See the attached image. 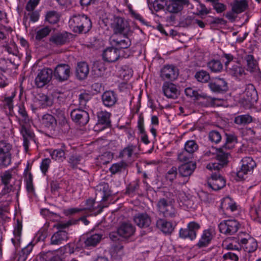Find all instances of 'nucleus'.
Returning <instances> with one entry per match:
<instances>
[{
  "mask_svg": "<svg viewBox=\"0 0 261 261\" xmlns=\"http://www.w3.org/2000/svg\"><path fill=\"white\" fill-rule=\"evenodd\" d=\"M207 185L214 191H218L225 186L226 180L220 174L212 173L207 179Z\"/></svg>",
  "mask_w": 261,
  "mask_h": 261,
  "instance_id": "nucleus-14",
  "label": "nucleus"
},
{
  "mask_svg": "<svg viewBox=\"0 0 261 261\" xmlns=\"http://www.w3.org/2000/svg\"><path fill=\"white\" fill-rule=\"evenodd\" d=\"M213 238V234L211 229H205L201 236V237L196 244V247L198 248L206 247L211 243Z\"/></svg>",
  "mask_w": 261,
  "mask_h": 261,
  "instance_id": "nucleus-23",
  "label": "nucleus"
},
{
  "mask_svg": "<svg viewBox=\"0 0 261 261\" xmlns=\"http://www.w3.org/2000/svg\"><path fill=\"white\" fill-rule=\"evenodd\" d=\"M1 180L4 185L9 184L12 179V175L10 171H6L1 175Z\"/></svg>",
  "mask_w": 261,
  "mask_h": 261,
  "instance_id": "nucleus-61",
  "label": "nucleus"
},
{
  "mask_svg": "<svg viewBox=\"0 0 261 261\" xmlns=\"http://www.w3.org/2000/svg\"><path fill=\"white\" fill-rule=\"evenodd\" d=\"M20 131L23 138L24 149L27 151L29 149V142L30 140H33L34 134L24 124L21 125Z\"/></svg>",
  "mask_w": 261,
  "mask_h": 261,
  "instance_id": "nucleus-25",
  "label": "nucleus"
},
{
  "mask_svg": "<svg viewBox=\"0 0 261 261\" xmlns=\"http://www.w3.org/2000/svg\"><path fill=\"white\" fill-rule=\"evenodd\" d=\"M82 159L83 158L81 155L74 154L70 156L68 162L73 168H75L77 167L78 165L81 164Z\"/></svg>",
  "mask_w": 261,
  "mask_h": 261,
  "instance_id": "nucleus-56",
  "label": "nucleus"
},
{
  "mask_svg": "<svg viewBox=\"0 0 261 261\" xmlns=\"http://www.w3.org/2000/svg\"><path fill=\"white\" fill-rule=\"evenodd\" d=\"M111 114L107 111H100L97 113L98 124L104 125L105 127L111 126Z\"/></svg>",
  "mask_w": 261,
  "mask_h": 261,
  "instance_id": "nucleus-34",
  "label": "nucleus"
},
{
  "mask_svg": "<svg viewBox=\"0 0 261 261\" xmlns=\"http://www.w3.org/2000/svg\"><path fill=\"white\" fill-rule=\"evenodd\" d=\"M69 26L73 32L86 34L92 28L91 19L86 15H74L69 20Z\"/></svg>",
  "mask_w": 261,
  "mask_h": 261,
  "instance_id": "nucleus-1",
  "label": "nucleus"
},
{
  "mask_svg": "<svg viewBox=\"0 0 261 261\" xmlns=\"http://www.w3.org/2000/svg\"><path fill=\"white\" fill-rule=\"evenodd\" d=\"M71 68L66 64H59L55 68L53 74L55 79L59 82L68 80L71 74Z\"/></svg>",
  "mask_w": 261,
  "mask_h": 261,
  "instance_id": "nucleus-10",
  "label": "nucleus"
},
{
  "mask_svg": "<svg viewBox=\"0 0 261 261\" xmlns=\"http://www.w3.org/2000/svg\"><path fill=\"white\" fill-rule=\"evenodd\" d=\"M103 104L107 107L114 106L118 100L117 94L113 91H106L101 95Z\"/></svg>",
  "mask_w": 261,
  "mask_h": 261,
  "instance_id": "nucleus-21",
  "label": "nucleus"
},
{
  "mask_svg": "<svg viewBox=\"0 0 261 261\" xmlns=\"http://www.w3.org/2000/svg\"><path fill=\"white\" fill-rule=\"evenodd\" d=\"M167 4V0H155L152 5L153 10L157 12L166 8Z\"/></svg>",
  "mask_w": 261,
  "mask_h": 261,
  "instance_id": "nucleus-53",
  "label": "nucleus"
},
{
  "mask_svg": "<svg viewBox=\"0 0 261 261\" xmlns=\"http://www.w3.org/2000/svg\"><path fill=\"white\" fill-rule=\"evenodd\" d=\"M111 27L115 35H126L130 30L127 21L120 17L114 18Z\"/></svg>",
  "mask_w": 261,
  "mask_h": 261,
  "instance_id": "nucleus-7",
  "label": "nucleus"
},
{
  "mask_svg": "<svg viewBox=\"0 0 261 261\" xmlns=\"http://www.w3.org/2000/svg\"><path fill=\"white\" fill-rule=\"evenodd\" d=\"M220 231L226 235H232L235 233L240 227V224L234 219L224 220L219 224Z\"/></svg>",
  "mask_w": 261,
  "mask_h": 261,
  "instance_id": "nucleus-6",
  "label": "nucleus"
},
{
  "mask_svg": "<svg viewBox=\"0 0 261 261\" xmlns=\"http://www.w3.org/2000/svg\"><path fill=\"white\" fill-rule=\"evenodd\" d=\"M103 60L108 63H113L120 58L119 50L114 47H109L106 48L102 53Z\"/></svg>",
  "mask_w": 261,
  "mask_h": 261,
  "instance_id": "nucleus-15",
  "label": "nucleus"
},
{
  "mask_svg": "<svg viewBox=\"0 0 261 261\" xmlns=\"http://www.w3.org/2000/svg\"><path fill=\"white\" fill-rule=\"evenodd\" d=\"M177 174V168L173 166L166 173V178L167 180L172 182L176 178Z\"/></svg>",
  "mask_w": 261,
  "mask_h": 261,
  "instance_id": "nucleus-60",
  "label": "nucleus"
},
{
  "mask_svg": "<svg viewBox=\"0 0 261 261\" xmlns=\"http://www.w3.org/2000/svg\"><path fill=\"white\" fill-rule=\"evenodd\" d=\"M229 73L234 76H241L244 73V69L240 66L234 65L229 68Z\"/></svg>",
  "mask_w": 261,
  "mask_h": 261,
  "instance_id": "nucleus-55",
  "label": "nucleus"
},
{
  "mask_svg": "<svg viewBox=\"0 0 261 261\" xmlns=\"http://www.w3.org/2000/svg\"><path fill=\"white\" fill-rule=\"evenodd\" d=\"M49 41L57 46L65 44L68 41V35L66 33H59L51 36Z\"/></svg>",
  "mask_w": 261,
  "mask_h": 261,
  "instance_id": "nucleus-33",
  "label": "nucleus"
},
{
  "mask_svg": "<svg viewBox=\"0 0 261 261\" xmlns=\"http://www.w3.org/2000/svg\"><path fill=\"white\" fill-rule=\"evenodd\" d=\"M128 34L123 35V38L121 37L113 38L112 42L114 45L120 48H127L131 45V41L128 36Z\"/></svg>",
  "mask_w": 261,
  "mask_h": 261,
  "instance_id": "nucleus-31",
  "label": "nucleus"
},
{
  "mask_svg": "<svg viewBox=\"0 0 261 261\" xmlns=\"http://www.w3.org/2000/svg\"><path fill=\"white\" fill-rule=\"evenodd\" d=\"M53 72L50 68H44L40 70L35 78V85L38 88H42L51 80Z\"/></svg>",
  "mask_w": 261,
  "mask_h": 261,
  "instance_id": "nucleus-12",
  "label": "nucleus"
},
{
  "mask_svg": "<svg viewBox=\"0 0 261 261\" xmlns=\"http://www.w3.org/2000/svg\"><path fill=\"white\" fill-rule=\"evenodd\" d=\"M50 162L51 161L49 158H45L42 161L40 165V169L44 174H45L47 172Z\"/></svg>",
  "mask_w": 261,
  "mask_h": 261,
  "instance_id": "nucleus-62",
  "label": "nucleus"
},
{
  "mask_svg": "<svg viewBox=\"0 0 261 261\" xmlns=\"http://www.w3.org/2000/svg\"><path fill=\"white\" fill-rule=\"evenodd\" d=\"M239 244L246 252L249 253L255 251L258 247L256 240L250 237H249L248 239H239Z\"/></svg>",
  "mask_w": 261,
  "mask_h": 261,
  "instance_id": "nucleus-19",
  "label": "nucleus"
},
{
  "mask_svg": "<svg viewBox=\"0 0 261 261\" xmlns=\"http://www.w3.org/2000/svg\"><path fill=\"white\" fill-rule=\"evenodd\" d=\"M22 223L18 219L17 220V223L14 227L13 231L14 235L15 236V239L12 238L11 239L13 245L17 247L20 243V237L22 230Z\"/></svg>",
  "mask_w": 261,
  "mask_h": 261,
  "instance_id": "nucleus-35",
  "label": "nucleus"
},
{
  "mask_svg": "<svg viewBox=\"0 0 261 261\" xmlns=\"http://www.w3.org/2000/svg\"><path fill=\"white\" fill-rule=\"evenodd\" d=\"M173 195L168 192L165 195V197L160 198L157 203V207L160 213L162 214L166 218H174L176 211L173 207Z\"/></svg>",
  "mask_w": 261,
  "mask_h": 261,
  "instance_id": "nucleus-2",
  "label": "nucleus"
},
{
  "mask_svg": "<svg viewBox=\"0 0 261 261\" xmlns=\"http://www.w3.org/2000/svg\"><path fill=\"white\" fill-rule=\"evenodd\" d=\"M226 141L225 144L217 149L218 151H228L234 147L235 143H237V137L233 134H225Z\"/></svg>",
  "mask_w": 261,
  "mask_h": 261,
  "instance_id": "nucleus-30",
  "label": "nucleus"
},
{
  "mask_svg": "<svg viewBox=\"0 0 261 261\" xmlns=\"http://www.w3.org/2000/svg\"><path fill=\"white\" fill-rule=\"evenodd\" d=\"M196 168V163L189 162L180 165L178 170L181 176L189 178L193 173Z\"/></svg>",
  "mask_w": 261,
  "mask_h": 261,
  "instance_id": "nucleus-22",
  "label": "nucleus"
},
{
  "mask_svg": "<svg viewBox=\"0 0 261 261\" xmlns=\"http://www.w3.org/2000/svg\"><path fill=\"white\" fill-rule=\"evenodd\" d=\"M1 47L5 49L9 54L16 55L18 53L16 48V44L14 42L11 41H6V43L2 45Z\"/></svg>",
  "mask_w": 261,
  "mask_h": 261,
  "instance_id": "nucleus-43",
  "label": "nucleus"
},
{
  "mask_svg": "<svg viewBox=\"0 0 261 261\" xmlns=\"http://www.w3.org/2000/svg\"><path fill=\"white\" fill-rule=\"evenodd\" d=\"M86 204L87 207L84 208H85V210H89L94 215H97L100 214L102 211V210L105 207L104 206H101L99 203L95 206V200L93 199H89L87 200Z\"/></svg>",
  "mask_w": 261,
  "mask_h": 261,
  "instance_id": "nucleus-32",
  "label": "nucleus"
},
{
  "mask_svg": "<svg viewBox=\"0 0 261 261\" xmlns=\"http://www.w3.org/2000/svg\"><path fill=\"white\" fill-rule=\"evenodd\" d=\"M136 148V145L129 144L120 152L119 156L123 158L129 159Z\"/></svg>",
  "mask_w": 261,
  "mask_h": 261,
  "instance_id": "nucleus-42",
  "label": "nucleus"
},
{
  "mask_svg": "<svg viewBox=\"0 0 261 261\" xmlns=\"http://www.w3.org/2000/svg\"><path fill=\"white\" fill-rule=\"evenodd\" d=\"M208 87L214 92L222 93L228 89L227 83L224 79L216 78L208 84Z\"/></svg>",
  "mask_w": 261,
  "mask_h": 261,
  "instance_id": "nucleus-17",
  "label": "nucleus"
},
{
  "mask_svg": "<svg viewBox=\"0 0 261 261\" xmlns=\"http://www.w3.org/2000/svg\"><path fill=\"white\" fill-rule=\"evenodd\" d=\"M156 226L164 233L170 234L174 229L171 222L163 219H159L156 221Z\"/></svg>",
  "mask_w": 261,
  "mask_h": 261,
  "instance_id": "nucleus-29",
  "label": "nucleus"
},
{
  "mask_svg": "<svg viewBox=\"0 0 261 261\" xmlns=\"http://www.w3.org/2000/svg\"><path fill=\"white\" fill-rule=\"evenodd\" d=\"M90 98L91 96L88 93H81L79 96V108L87 110V103Z\"/></svg>",
  "mask_w": 261,
  "mask_h": 261,
  "instance_id": "nucleus-46",
  "label": "nucleus"
},
{
  "mask_svg": "<svg viewBox=\"0 0 261 261\" xmlns=\"http://www.w3.org/2000/svg\"><path fill=\"white\" fill-rule=\"evenodd\" d=\"M135 223L140 228H147L151 223L150 217L146 213L136 214L133 218Z\"/></svg>",
  "mask_w": 261,
  "mask_h": 261,
  "instance_id": "nucleus-20",
  "label": "nucleus"
},
{
  "mask_svg": "<svg viewBox=\"0 0 261 261\" xmlns=\"http://www.w3.org/2000/svg\"><path fill=\"white\" fill-rule=\"evenodd\" d=\"M252 116L249 114L240 115L234 118V122L241 126H245L252 122Z\"/></svg>",
  "mask_w": 261,
  "mask_h": 261,
  "instance_id": "nucleus-40",
  "label": "nucleus"
},
{
  "mask_svg": "<svg viewBox=\"0 0 261 261\" xmlns=\"http://www.w3.org/2000/svg\"><path fill=\"white\" fill-rule=\"evenodd\" d=\"M69 239L68 232L65 230H59L54 233L50 238V244L60 245Z\"/></svg>",
  "mask_w": 261,
  "mask_h": 261,
  "instance_id": "nucleus-24",
  "label": "nucleus"
},
{
  "mask_svg": "<svg viewBox=\"0 0 261 261\" xmlns=\"http://www.w3.org/2000/svg\"><path fill=\"white\" fill-rule=\"evenodd\" d=\"M102 238V235L98 233H95L88 237L84 242L85 246L87 247H95L100 241Z\"/></svg>",
  "mask_w": 261,
  "mask_h": 261,
  "instance_id": "nucleus-39",
  "label": "nucleus"
},
{
  "mask_svg": "<svg viewBox=\"0 0 261 261\" xmlns=\"http://www.w3.org/2000/svg\"><path fill=\"white\" fill-rule=\"evenodd\" d=\"M70 117L72 120L80 126H85L89 121V114L87 110L81 108H76L70 112Z\"/></svg>",
  "mask_w": 261,
  "mask_h": 261,
  "instance_id": "nucleus-5",
  "label": "nucleus"
},
{
  "mask_svg": "<svg viewBox=\"0 0 261 261\" xmlns=\"http://www.w3.org/2000/svg\"><path fill=\"white\" fill-rule=\"evenodd\" d=\"M192 157V155L188 153L185 150L182 151L178 154V159L180 162L189 163V161Z\"/></svg>",
  "mask_w": 261,
  "mask_h": 261,
  "instance_id": "nucleus-59",
  "label": "nucleus"
},
{
  "mask_svg": "<svg viewBox=\"0 0 261 261\" xmlns=\"http://www.w3.org/2000/svg\"><path fill=\"white\" fill-rule=\"evenodd\" d=\"M117 232L123 241H133L136 233V227L129 222H123L118 227Z\"/></svg>",
  "mask_w": 261,
  "mask_h": 261,
  "instance_id": "nucleus-3",
  "label": "nucleus"
},
{
  "mask_svg": "<svg viewBox=\"0 0 261 261\" xmlns=\"http://www.w3.org/2000/svg\"><path fill=\"white\" fill-rule=\"evenodd\" d=\"M246 62L247 70L251 72L255 71L258 68V63L252 55H247L244 57Z\"/></svg>",
  "mask_w": 261,
  "mask_h": 261,
  "instance_id": "nucleus-36",
  "label": "nucleus"
},
{
  "mask_svg": "<svg viewBox=\"0 0 261 261\" xmlns=\"http://www.w3.org/2000/svg\"><path fill=\"white\" fill-rule=\"evenodd\" d=\"M40 0H29L27 3L25 9L28 11H33L39 4Z\"/></svg>",
  "mask_w": 261,
  "mask_h": 261,
  "instance_id": "nucleus-63",
  "label": "nucleus"
},
{
  "mask_svg": "<svg viewBox=\"0 0 261 261\" xmlns=\"http://www.w3.org/2000/svg\"><path fill=\"white\" fill-rule=\"evenodd\" d=\"M39 99L40 105L42 108L51 106L53 104L52 99L46 95L42 94L40 95Z\"/></svg>",
  "mask_w": 261,
  "mask_h": 261,
  "instance_id": "nucleus-57",
  "label": "nucleus"
},
{
  "mask_svg": "<svg viewBox=\"0 0 261 261\" xmlns=\"http://www.w3.org/2000/svg\"><path fill=\"white\" fill-rule=\"evenodd\" d=\"M12 148L10 143L6 141H0V166L7 167L11 163L10 151Z\"/></svg>",
  "mask_w": 261,
  "mask_h": 261,
  "instance_id": "nucleus-11",
  "label": "nucleus"
},
{
  "mask_svg": "<svg viewBox=\"0 0 261 261\" xmlns=\"http://www.w3.org/2000/svg\"><path fill=\"white\" fill-rule=\"evenodd\" d=\"M207 67L212 72L217 73L222 70L223 66L220 60L213 59L207 63Z\"/></svg>",
  "mask_w": 261,
  "mask_h": 261,
  "instance_id": "nucleus-41",
  "label": "nucleus"
},
{
  "mask_svg": "<svg viewBox=\"0 0 261 261\" xmlns=\"http://www.w3.org/2000/svg\"><path fill=\"white\" fill-rule=\"evenodd\" d=\"M198 149V145L194 140H188L185 144L184 150L188 152V153L191 154L192 155L193 153L197 150Z\"/></svg>",
  "mask_w": 261,
  "mask_h": 261,
  "instance_id": "nucleus-47",
  "label": "nucleus"
},
{
  "mask_svg": "<svg viewBox=\"0 0 261 261\" xmlns=\"http://www.w3.org/2000/svg\"><path fill=\"white\" fill-rule=\"evenodd\" d=\"M162 89L163 93L167 98L176 99L180 94L177 86L170 82H166L163 84Z\"/></svg>",
  "mask_w": 261,
  "mask_h": 261,
  "instance_id": "nucleus-18",
  "label": "nucleus"
},
{
  "mask_svg": "<svg viewBox=\"0 0 261 261\" xmlns=\"http://www.w3.org/2000/svg\"><path fill=\"white\" fill-rule=\"evenodd\" d=\"M33 246L30 243L26 247L22 248L19 253L18 261H25L28 255L32 250Z\"/></svg>",
  "mask_w": 261,
  "mask_h": 261,
  "instance_id": "nucleus-44",
  "label": "nucleus"
},
{
  "mask_svg": "<svg viewBox=\"0 0 261 261\" xmlns=\"http://www.w3.org/2000/svg\"><path fill=\"white\" fill-rule=\"evenodd\" d=\"M200 225L194 221L190 222L187 228H181L179 230V236L182 239H189L194 240L196 237L197 231L200 229Z\"/></svg>",
  "mask_w": 261,
  "mask_h": 261,
  "instance_id": "nucleus-9",
  "label": "nucleus"
},
{
  "mask_svg": "<svg viewBox=\"0 0 261 261\" xmlns=\"http://www.w3.org/2000/svg\"><path fill=\"white\" fill-rule=\"evenodd\" d=\"M217 158L218 162L211 163L207 165L206 168L211 170L219 171L227 164L228 156L230 155L229 151H222L217 150Z\"/></svg>",
  "mask_w": 261,
  "mask_h": 261,
  "instance_id": "nucleus-8",
  "label": "nucleus"
},
{
  "mask_svg": "<svg viewBox=\"0 0 261 261\" xmlns=\"http://www.w3.org/2000/svg\"><path fill=\"white\" fill-rule=\"evenodd\" d=\"M195 77L201 83H207L210 79L209 73L203 70L197 71L195 74Z\"/></svg>",
  "mask_w": 261,
  "mask_h": 261,
  "instance_id": "nucleus-49",
  "label": "nucleus"
},
{
  "mask_svg": "<svg viewBox=\"0 0 261 261\" xmlns=\"http://www.w3.org/2000/svg\"><path fill=\"white\" fill-rule=\"evenodd\" d=\"M89 72V66L87 63L82 62L77 63L76 68V76L80 80L85 79Z\"/></svg>",
  "mask_w": 261,
  "mask_h": 261,
  "instance_id": "nucleus-27",
  "label": "nucleus"
},
{
  "mask_svg": "<svg viewBox=\"0 0 261 261\" xmlns=\"http://www.w3.org/2000/svg\"><path fill=\"white\" fill-rule=\"evenodd\" d=\"M179 74L178 68L173 65H165L161 70L160 76L163 80L174 81Z\"/></svg>",
  "mask_w": 261,
  "mask_h": 261,
  "instance_id": "nucleus-13",
  "label": "nucleus"
},
{
  "mask_svg": "<svg viewBox=\"0 0 261 261\" xmlns=\"http://www.w3.org/2000/svg\"><path fill=\"white\" fill-rule=\"evenodd\" d=\"M245 94L246 96L247 100L250 102L255 101L257 99V91L252 84L249 85L245 89Z\"/></svg>",
  "mask_w": 261,
  "mask_h": 261,
  "instance_id": "nucleus-38",
  "label": "nucleus"
},
{
  "mask_svg": "<svg viewBox=\"0 0 261 261\" xmlns=\"http://www.w3.org/2000/svg\"><path fill=\"white\" fill-rule=\"evenodd\" d=\"M41 122L44 126L50 128H55L57 125V120L55 118L49 114H45L42 116Z\"/></svg>",
  "mask_w": 261,
  "mask_h": 261,
  "instance_id": "nucleus-37",
  "label": "nucleus"
},
{
  "mask_svg": "<svg viewBox=\"0 0 261 261\" xmlns=\"http://www.w3.org/2000/svg\"><path fill=\"white\" fill-rule=\"evenodd\" d=\"M241 166L237 169L236 175L239 180L244 179V176L248 172L252 171L256 166V163L253 159L249 156H246L241 160Z\"/></svg>",
  "mask_w": 261,
  "mask_h": 261,
  "instance_id": "nucleus-4",
  "label": "nucleus"
},
{
  "mask_svg": "<svg viewBox=\"0 0 261 261\" xmlns=\"http://www.w3.org/2000/svg\"><path fill=\"white\" fill-rule=\"evenodd\" d=\"M166 10L172 14H177L180 12L184 6L187 4V0H167Z\"/></svg>",
  "mask_w": 261,
  "mask_h": 261,
  "instance_id": "nucleus-16",
  "label": "nucleus"
},
{
  "mask_svg": "<svg viewBox=\"0 0 261 261\" xmlns=\"http://www.w3.org/2000/svg\"><path fill=\"white\" fill-rule=\"evenodd\" d=\"M232 11L236 15L245 11L248 7V3L247 0H234L230 4Z\"/></svg>",
  "mask_w": 261,
  "mask_h": 261,
  "instance_id": "nucleus-26",
  "label": "nucleus"
},
{
  "mask_svg": "<svg viewBox=\"0 0 261 261\" xmlns=\"http://www.w3.org/2000/svg\"><path fill=\"white\" fill-rule=\"evenodd\" d=\"M106 69V68L104 64L100 62L95 63L93 66V71L95 72V74L97 76H101Z\"/></svg>",
  "mask_w": 261,
  "mask_h": 261,
  "instance_id": "nucleus-54",
  "label": "nucleus"
},
{
  "mask_svg": "<svg viewBox=\"0 0 261 261\" xmlns=\"http://www.w3.org/2000/svg\"><path fill=\"white\" fill-rule=\"evenodd\" d=\"M208 138L211 141L216 144L221 140L222 137L220 133L217 130H212L209 133Z\"/></svg>",
  "mask_w": 261,
  "mask_h": 261,
  "instance_id": "nucleus-58",
  "label": "nucleus"
},
{
  "mask_svg": "<svg viewBox=\"0 0 261 261\" xmlns=\"http://www.w3.org/2000/svg\"><path fill=\"white\" fill-rule=\"evenodd\" d=\"M113 158V154L110 151L104 152L97 158L100 164L106 165L109 163Z\"/></svg>",
  "mask_w": 261,
  "mask_h": 261,
  "instance_id": "nucleus-50",
  "label": "nucleus"
},
{
  "mask_svg": "<svg viewBox=\"0 0 261 261\" xmlns=\"http://www.w3.org/2000/svg\"><path fill=\"white\" fill-rule=\"evenodd\" d=\"M97 193L96 195H99L101 197V201H106L108 200L109 197L111 195V191L110 190L109 185L108 183L103 182L97 187Z\"/></svg>",
  "mask_w": 261,
  "mask_h": 261,
  "instance_id": "nucleus-28",
  "label": "nucleus"
},
{
  "mask_svg": "<svg viewBox=\"0 0 261 261\" xmlns=\"http://www.w3.org/2000/svg\"><path fill=\"white\" fill-rule=\"evenodd\" d=\"M4 185L5 187L1 192V194L3 195L9 193L11 192H13L16 190V186L15 185H13L12 184H9Z\"/></svg>",
  "mask_w": 261,
  "mask_h": 261,
  "instance_id": "nucleus-64",
  "label": "nucleus"
},
{
  "mask_svg": "<svg viewBox=\"0 0 261 261\" xmlns=\"http://www.w3.org/2000/svg\"><path fill=\"white\" fill-rule=\"evenodd\" d=\"M52 159L59 162H62L65 159L64 151L62 149H55L50 152Z\"/></svg>",
  "mask_w": 261,
  "mask_h": 261,
  "instance_id": "nucleus-45",
  "label": "nucleus"
},
{
  "mask_svg": "<svg viewBox=\"0 0 261 261\" xmlns=\"http://www.w3.org/2000/svg\"><path fill=\"white\" fill-rule=\"evenodd\" d=\"M45 20L49 23L55 24L59 21V17L57 12L55 11H49L46 13Z\"/></svg>",
  "mask_w": 261,
  "mask_h": 261,
  "instance_id": "nucleus-51",
  "label": "nucleus"
},
{
  "mask_svg": "<svg viewBox=\"0 0 261 261\" xmlns=\"http://www.w3.org/2000/svg\"><path fill=\"white\" fill-rule=\"evenodd\" d=\"M126 164L124 162H120L117 163L113 164L110 168V171L112 174H115L117 173L122 172L125 169Z\"/></svg>",
  "mask_w": 261,
  "mask_h": 261,
  "instance_id": "nucleus-48",
  "label": "nucleus"
},
{
  "mask_svg": "<svg viewBox=\"0 0 261 261\" xmlns=\"http://www.w3.org/2000/svg\"><path fill=\"white\" fill-rule=\"evenodd\" d=\"M50 32L51 29L48 27H45L39 30L36 32L35 36L36 40L40 41L41 39L48 36Z\"/></svg>",
  "mask_w": 261,
  "mask_h": 261,
  "instance_id": "nucleus-52",
  "label": "nucleus"
}]
</instances>
